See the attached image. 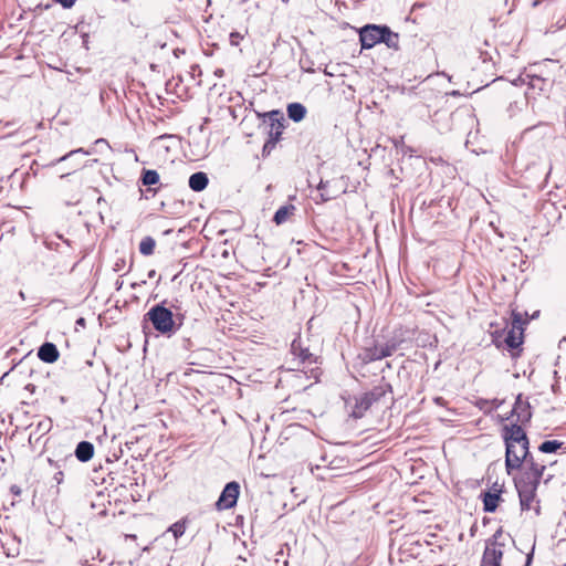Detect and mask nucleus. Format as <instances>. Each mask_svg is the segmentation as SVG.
<instances>
[{"instance_id":"obj_1","label":"nucleus","mask_w":566,"mask_h":566,"mask_svg":"<svg viewBox=\"0 0 566 566\" xmlns=\"http://www.w3.org/2000/svg\"><path fill=\"white\" fill-rule=\"evenodd\" d=\"M179 306L164 300L158 304L153 305L149 311L144 315L143 329L146 333L148 324L151 325L157 333L171 337L175 335L184 324L185 314L178 312Z\"/></svg>"},{"instance_id":"obj_2","label":"nucleus","mask_w":566,"mask_h":566,"mask_svg":"<svg viewBox=\"0 0 566 566\" xmlns=\"http://www.w3.org/2000/svg\"><path fill=\"white\" fill-rule=\"evenodd\" d=\"M521 423L505 424L502 437L505 442V469L507 474L520 470L523 465V459L527 454L530 440Z\"/></svg>"},{"instance_id":"obj_3","label":"nucleus","mask_w":566,"mask_h":566,"mask_svg":"<svg viewBox=\"0 0 566 566\" xmlns=\"http://www.w3.org/2000/svg\"><path fill=\"white\" fill-rule=\"evenodd\" d=\"M391 391V386L388 382L375 386L370 391L355 397V403L350 411V416L355 419L364 417L366 411L377 401H379L387 392Z\"/></svg>"},{"instance_id":"obj_4","label":"nucleus","mask_w":566,"mask_h":566,"mask_svg":"<svg viewBox=\"0 0 566 566\" xmlns=\"http://www.w3.org/2000/svg\"><path fill=\"white\" fill-rule=\"evenodd\" d=\"M502 535V528H499L493 536L486 541L480 566H502L504 554V543L500 541Z\"/></svg>"},{"instance_id":"obj_5","label":"nucleus","mask_w":566,"mask_h":566,"mask_svg":"<svg viewBox=\"0 0 566 566\" xmlns=\"http://www.w3.org/2000/svg\"><path fill=\"white\" fill-rule=\"evenodd\" d=\"M523 463L525 464L524 472L517 480H525V482H533L534 484L539 485L546 465L536 462L528 449L526 457L523 459Z\"/></svg>"},{"instance_id":"obj_6","label":"nucleus","mask_w":566,"mask_h":566,"mask_svg":"<svg viewBox=\"0 0 566 566\" xmlns=\"http://www.w3.org/2000/svg\"><path fill=\"white\" fill-rule=\"evenodd\" d=\"M386 25L366 24L359 30L361 49H371L384 40Z\"/></svg>"},{"instance_id":"obj_7","label":"nucleus","mask_w":566,"mask_h":566,"mask_svg":"<svg viewBox=\"0 0 566 566\" xmlns=\"http://www.w3.org/2000/svg\"><path fill=\"white\" fill-rule=\"evenodd\" d=\"M240 494V484L237 481L227 483L216 502L218 511L229 510L235 506Z\"/></svg>"},{"instance_id":"obj_8","label":"nucleus","mask_w":566,"mask_h":566,"mask_svg":"<svg viewBox=\"0 0 566 566\" xmlns=\"http://www.w3.org/2000/svg\"><path fill=\"white\" fill-rule=\"evenodd\" d=\"M515 488L520 497V505L522 511H528L532 509V503L536 499L537 484L533 482H525V480L515 479Z\"/></svg>"},{"instance_id":"obj_9","label":"nucleus","mask_w":566,"mask_h":566,"mask_svg":"<svg viewBox=\"0 0 566 566\" xmlns=\"http://www.w3.org/2000/svg\"><path fill=\"white\" fill-rule=\"evenodd\" d=\"M258 115L261 116V114ZM262 117H268L270 120L269 138L279 142L284 129L285 118L283 113L279 109H273L263 114Z\"/></svg>"},{"instance_id":"obj_10","label":"nucleus","mask_w":566,"mask_h":566,"mask_svg":"<svg viewBox=\"0 0 566 566\" xmlns=\"http://www.w3.org/2000/svg\"><path fill=\"white\" fill-rule=\"evenodd\" d=\"M511 417H515V422L521 424H526L532 419L531 405L527 399H523L522 394L515 399Z\"/></svg>"},{"instance_id":"obj_11","label":"nucleus","mask_w":566,"mask_h":566,"mask_svg":"<svg viewBox=\"0 0 566 566\" xmlns=\"http://www.w3.org/2000/svg\"><path fill=\"white\" fill-rule=\"evenodd\" d=\"M502 489L497 483H494L491 491L481 494L483 502V511L493 513L499 506L501 499Z\"/></svg>"},{"instance_id":"obj_12","label":"nucleus","mask_w":566,"mask_h":566,"mask_svg":"<svg viewBox=\"0 0 566 566\" xmlns=\"http://www.w3.org/2000/svg\"><path fill=\"white\" fill-rule=\"evenodd\" d=\"M52 429V420L50 418L40 420L38 424L35 426V429H33L29 434V443L30 444H38L40 442V439L42 436L50 432Z\"/></svg>"},{"instance_id":"obj_13","label":"nucleus","mask_w":566,"mask_h":566,"mask_svg":"<svg viewBox=\"0 0 566 566\" xmlns=\"http://www.w3.org/2000/svg\"><path fill=\"white\" fill-rule=\"evenodd\" d=\"M59 350L57 347L53 343H44L40 346L38 350V357L48 364L55 363L59 359Z\"/></svg>"},{"instance_id":"obj_14","label":"nucleus","mask_w":566,"mask_h":566,"mask_svg":"<svg viewBox=\"0 0 566 566\" xmlns=\"http://www.w3.org/2000/svg\"><path fill=\"white\" fill-rule=\"evenodd\" d=\"M291 350L296 357L300 358L302 364L312 365L317 360V357L312 354L308 348H303L296 340H293Z\"/></svg>"},{"instance_id":"obj_15","label":"nucleus","mask_w":566,"mask_h":566,"mask_svg":"<svg viewBox=\"0 0 566 566\" xmlns=\"http://www.w3.org/2000/svg\"><path fill=\"white\" fill-rule=\"evenodd\" d=\"M74 454L81 462L90 461L94 455V446L90 441H81L77 443Z\"/></svg>"},{"instance_id":"obj_16","label":"nucleus","mask_w":566,"mask_h":566,"mask_svg":"<svg viewBox=\"0 0 566 566\" xmlns=\"http://www.w3.org/2000/svg\"><path fill=\"white\" fill-rule=\"evenodd\" d=\"M209 184L208 175L203 171H197L189 177V188L196 192L202 191Z\"/></svg>"},{"instance_id":"obj_17","label":"nucleus","mask_w":566,"mask_h":566,"mask_svg":"<svg viewBox=\"0 0 566 566\" xmlns=\"http://www.w3.org/2000/svg\"><path fill=\"white\" fill-rule=\"evenodd\" d=\"M380 344H374L370 347H365L361 353L358 355V358L361 360L363 364H369L375 360L382 359L384 356H380Z\"/></svg>"},{"instance_id":"obj_18","label":"nucleus","mask_w":566,"mask_h":566,"mask_svg":"<svg viewBox=\"0 0 566 566\" xmlns=\"http://www.w3.org/2000/svg\"><path fill=\"white\" fill-rule=\"evenodd\" d=\"M306 115V107L301 103H291L287 105V116L295 123L304 119Z\"/></svg>"},{"instance_id":"obj_19","label":"nucleus","mask_w":566,"mask_h":566,"mask_svg":"<svg viewBox=\"0 0 566 566\" xmlns=\"http://www.w3.org/2000/svg\"><path fill=\"white\" fill-rule=\"evenodd\" d=\"M296 208L294 205H285L280 207L273 217V222H275L277 226L284 223L287 221V219L294 214Z\"/></svg>"},{"instance_id":"obj_20","label":"nucleus","mask_w":566,"mask_h":566,"mask_svg":"<svg viewBox=\"0 0 566 566\" xmlns=\"http://www.w3.org/2000/svg\"><path fill=\"white\" fill-rule=\"evenodd\" d=\"M504 343L510 349L518 348L523 343V332L511 328L504 338Z\"/></svg>"},{"instance_id":"obj_21","label":"nucleus","mask_w":566,"mask_h":566,"mask_svg":"<svg viewBox=\"0 0 566 566\" xmlns=\"http://www.w3.org/2000/svg\"><path fill=\"white\" fill-rule=\"evenodd\" d=\"M381 43H385L389 49L398 50L399 49V34L395 33L390 30L389 27L386 25L384 40Z\"/></svg>"},{"instance_id":"obj_22","label":"nucleus","mask_w":566,"mask_h":566,"mask_svg":"<svg viewBox=\"0 0 566 566\" xmlns=\"http://www.w3.org/2000/svg\"><path fill=\"white\" fill-rule=\"evenodd\" d=\"M140 181L144 186H153L159 182V174L153 169L142 171Z\"/></svg>"},{"instance_id":"obj_23","label":"nucleus","mask_w":566,"mask_h":566,"mask_svg":"<svg viewBox=\"0 0 566 566\" xmlns=\"http://www.w3.org/2000/svg\"><path fill=\"white\" fill-rule=\"evenodd\" d=\"M156 247V241L151 237H145L139 243V252L143 255H151Z\"/></svg>"},{"instance_id":"obj_24","label":"nucleus","mask_w":566,"mask_h":566,"mask_svg":"<svg viewBox=\"0 0 566 566\" xmlns=\"http://www.w3.org/2000/svg\"><path fill=\"white\" fill-rule=\"evenodd\" d=\"M562 446L563 442L560 441L545 440L539 444L538 450L543 453H555L562 448Z\"/></svg>"},{"instance_id":"obj_25","label":"nucleus","mask_w":566,"mask_h":566,"mask_svg":"<svg viewBox=\"0 0 566 566\" xmlns=\"http://www.w3.org/2000/svg\"><path fill=\"white\" fill-rule=\"evenodd\" d=\"M187 523H188V517H182L181 520H179L176 523H174L168 528V531L171 532L174 537L177 539V538H179L180 536H182L185 534L186 527H187Z\"/></svg>"},{"instance_id":"obj_26","label":"nucleus","mask_w":566,"mask_h":566,"mask_svg":"<svg viewBox=\"0 0 566 566\" xmlns=\"http://www.w3.org/2000/svg\"><path fill=\"white\" fill-rule=\"evenodd\" d=\"M380 356H384V358L391 356L398 348V344L395 340H389L385 344H380Z\"/></svg>"},{"instance_id":"obj_27","label":"nucleus","mask_w":566,"mask_h":566,"mask_svg":"<svg viewBox=\"0 0 566 566\" xmlns=\"http://www.w3.org/2000/svg\"><path fill=\"white\" fill-rule=\"evenodd\" d=\"M77 154L90 155L91 150H85L84 148H77V149L71 150L70 153H67V154L61 156L60 158L55 159L54 161H52L50 165L54 166L57 163H62V161H65L72 157H74Z\"/></svg>"},{"instance_id":"obj_28","label":"nucleus","mask_w":566,"mask_h":566,"mask_svg":"<svg viewBox=\"0 0 566 566\" xmlns=\"http://www.w3.org/2000/svg\"><path fill=\"white\" fill-rule=\"evenodd\" d=\"M526 78L530 80L527 83L532 88H538L539 91L544 90V84L546 81L543 77L527 74Z\"/></svg>"},{"instance_id":"obj_29","label":"nucleus","mask_w":566,"mask_h":566,"mask_svg":"<svg viewBox=\"0 0 566 566\" xmlns=\"http://www.w3.org/2000/svg\"><path fill=\"white\" fill-rule=\"evenodd\" d=\"M525 324V321L523 319V316L521 313L513 311L512 312V327L514 329L523 332V325Z\"/></svg>"},{"instance_id":"obj_30","label":"nucleus","mask_w":566,"mask_h":566,"mask_svg":"<svg viewBox=\"0 0 566 566\" xmlns=\"http://www.w3.org/2000/svg\"><path fill=\"white\" fill-rule=\"evenodd\" d=\"M526 105L525 101H514L510 103L507 107V113L510 117L515 116L517 113H520L523 109V106Z\"/></svg>"},{"instance_id":"obj_31","label":"nucleus","mask_w":566,"mask_h":566,"mask_svg":"<svg viewBox=\"0 0 566 566\" xmlns=\"http://www.w3.org/2000/svg\"><path fill=\"white\" fill-rule=\"evenodd\" d=\"M327 186H328V181L321 180L318 188H317L321 191V198L323 201H328L335 197L334 195L326 191Z\"/></svg>"},{"instance_id":"obj_32","label":"nucleus","mask_w":566,"mask_h":566,"mask_svg":"<svg viewBox=\"0 0 566 566\" xmlns=\"http://www.w3.org/2000/svg\"><path fill=\"white\" fill-rule=\"evenodd\" d=\"M276 143H277L276 140L268 138L266 142L263 145L262 155L263 156L270 155L271 151L274 149Z\"/></svg>"},{"instance_id":"obj_33","label":"nucleus","mask_w":566,"mask_h":566,"mask_svg":"<svg viewBox=\"0 0 566 566\" xmlns=\"http://www.w3.org/2000/svg\"><path fill=\"white\" fill-rule=\"evenodd\" d=\"M242 39H243V35L237 31L231 32L230 36H229L230 44L232 46H238L240 43V40H242Z\"/></svg>"},{"instance_id":"obj_34","label":"nucleus","mask_w":566,"mask_h":566,"mask_svg":"<svg viewBox=\"0 0 566 566\" xmlns=\"http://www.w3.org/2000/svg\"><path fill=\"white\" fill-rule=\"evenodd\" d=\"M55 2L60 3L64 9H71L76 0H54Z\"/></svg>"},{"instance_id":"obj_35","label":"nucleus","mask_w":566,"mask_h":566,"mask_svg":"<svg viewBox=\"0 0 566 566\" xmlns=\"http://www.w3.org/2000/svg\"><path fill=\"white\" fill-rule=\"evenodd\" d=\"M449 115L444 112H436L434 115H433V123H436L437 125H439V122L441 118H446L448 117Z\"/></svg>"},{"instance_id":"obj_36","label":"nucleus","mask_w":566,"mask_h":566,"mask_svg":"<svg viewBox=\"0 0 566 566\" xmlns=\"http://www.w3.org/2000/svg\"><path fill=\"white\" fill-rule=\"evenodd\" d=\"M63 478H64V474L63 472L60 470L57 471L54 475H53V480L57 483V484H61L63 482Z\"/></svg>"},{"instance_id":"obj_37","label":"nucleus","mask_w":566,"mask_h":566,"mask_svg":"<svg viewBox=\"0 0 566 566\" xmlns=\"http://www.w3.org/2000/svg\"><path fill=\"white\" fill-rule=\"evenodd\" d=\"M533 556H534V547H533V548H532V551L526 555V562H525L524 566H531V565H532Z\"/></svg>"},{"instance_id":"obj_38","label":"nucleus","mask_w":566,"mask_h":566,"mask_svg":"<svg viewBox=\"0 0 566 566\" xmlns=\"http://www.w3.org/2000/svg\"><path fill=\"white\" fill-rule=\"evenodd\" d=\"M45 244L50 250L59 251V243L53 241H45Z\"/></svg>"},{"instance_id":"obj_39","label":"nucleus","mask_w":566,"mask_h":566,"mask_svg":"<svg viewBox=\"0 0 566 566\" xmlns=\"http://www.w3.org/2000/svg\"><path fill=\"white\" fill-rule=\"evenodd\" d=\"M182 347H184L185 349H190V348L192 347V342H191V339H190V338H188V337H187V338H184V339H182Z\"/></svg>"},{"instance_id":"obj_40","label":"nucleus","mask_w":566,"mask_h":566,"mask_svg":"<svg viewBox=\"0 0 566 566\" xmlns=\"http://www.w3.org/2000/svg\"><path fill=\"white\" fill-rule=\"evenodd\" d=\"M10 491H11V493H12V494H14L15 496H19V495L21 494V489H20V486H18V485H12V486L10 488Z\"/></svg>"},{"instance_id":"obj_41","label":"nucleus","mask_w":566,"mask_h":566,"mask_svg":"<svg viewBox=\"0 0 566 566\" xmlns=\"http://www.w3.org/2000/svg\"><path fill=\"white\" fill-rule=\"evenodd\" d=\"M95 144H96V145H98V144H105L106 146H108V143H107L105 139H103V138L97 139V140L95 142Z\"/></svg>"},{"instance_id":"obj_42","label":"nucleus","mask_w":566,"mask_h":566,"mask_svg":"<svg viewBox=\"0 0 566 566\" xmlns=\"http://www.w3.org/2000/svg\"><path fill=\"white\" fill-rule=\"evenodd\" d=\"M449 95H451V96H460L461 93L459 91H452V92L449 93Z\"/></svg>"},{"instance_id":"obj_43","label":"nucleus","mask_w":566,"mask_h":566,"mask_svg":"<svg viewBox=\"0 0 566 566\" xmlns=\"http://www.w3.org/2000/svg\"><path fill=\"white\" fill-rule=\"evenodd\" d=\"M434 401H436V403L441 405L443 402V398L442 397H437L434 399Z\"/></svg>"},{"instance_id":"obj_44","label":"nucleus","mask_w":566,"mask_h":566,"mask_svg":"<svg viewBox=\"0 0 566 566\" xmlns=\"http://www.w3.org/2000/svg\"><path fill=\"white\" fill-rule=\"evenodd\" d=\"M59 239L63 240L69 247H71V242L67 239H63L62 235H59Z\"/></svg>"},{"instance_id":"obj_45","label":"nucleus","mask_w":566,"mask_h":566,"mask_svg":"<svg viewBox=\"0 0 566 566\" xmlns=\"http://www.w3.org/2000/svg\"><path fill=\"white\" fill-rule=\"evenodd\" d=\"M155 274H156V271H155V270H151V271H149V273H148V277L153 279V277L155 276Z\"/></svg>"},{"instance_id":"obj_46","label":"nucleus","mask_w":566,"mask_h":566,"mask_svg":"<svg viewBox=\"0 0 566 566\" xmlns=\"http://www.w3.org/2000/svg\"><path fill=\"white\" fill-rule=\"evenodd\" d=\"M77 324L80 325H84L85 323V319L83 317H80L77 321H76Z\"/></svg>"},{"instance_id":"obj_47","label":"nucleus","mask_w":566,"mask_h":566,"mask_svg":"<svg viewBox=\"0 0 566 566\" xmlns=\"http://www.w3.org/2000/svg\"><path fill=\"white\" fill-rule=\"evenodd\" d=\"M535 513H536L537 515L539 514V505H538V504L535 506Z\"/></svg>"},{"instance_id":"obj_48","label":"nucleus","mask_w":566,"mask_h":566,"mask_svg":"<svg viewBox=\"0 0 566 566\" xmlns=\"http://www.w3.org/2000/svg\"><path fill=\"white\" fill-rule=\"evenodd\" d=\"M515 452H520V444L515 443Z\"/></svg>"},{"instance_id":"obj_49","label":"nucleus","mask_w":566,"mask_h":566,"mask_svg":"<svg viewBox=\"0 0 566 566\" xmlns=\"http://www.w3.org/2000/svg\"><path fill=\"white\" fill-rule=\"evenodd\" d=\"M439 129H449L448 125H446L444 127H439Z\"/></svg>"},{"instance_id":"obj_50","label":"nucleus","mask_w":566,"mask_h":566,"mask_svg":"<svg viewBox=\"0 0 566 566\" xmlns=\"http://www.w3.org/2000/svg\"><path fill=\"white\" fill-rule=\"evenodd\" d=\"M25 388H27V389H29V388H32V389H33V388H34V386H33V385H27V387H25Z\"/></svg>"},{"instance_id":"obj_51","label":"nucleus","mask_w":566,"mask_h":566,"mask_svg":"<svg viewBox=\"0 0 566 566\" xmlns=\"http://www.w3.org/2000/svg\"><path fill=\"white\" fill-rule=\"evenodd\" d=\"M60 399H61V402L65 401V398L63 396Z\"/></svg>"}]
</instances>
